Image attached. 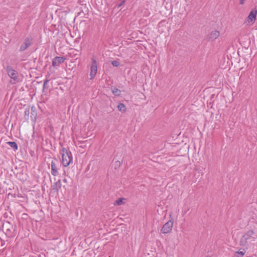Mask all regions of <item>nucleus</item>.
<instances>
[{"label":"nucleus","mask_w":257,"mask_h":257,"mask_svg":"<svg viewBox=\"0 0 257 257\" xmlns=\"http://www.w3.org/2000/svg\"><path fill=\"white\" fill-rule=\"evenodd\" d=\"M257 239V231L255 228H251L243 233L239 240V245L242 249L247 250Z\"/></svg>","instance_id":"f257e3e1"},{"label":"nucleus","mask_w":257,"mask_h":257,"mask_svg":"<svg viewBox=\"0 0 257 257\" xmlns=\"http://www.w3.org/2000/svg\"><path fill=\"white\" fill-rule=\"evenodd\" d=\"M62 163L64 167H67L69 165L72 160V155L70 151L63 148L61 150Z\"/></svg>","instance_id":"f03ea898"},{"label":"nucleus","mask_w":257,"mask_h":257,"mask_svg":"<svg viewBox=\"0 0 257 257\" xmlns=\"http://www.w3.org/2000/svg\"><path fill=\"white\" fill-rule=\"evenodd\" d=\"M16 225L14 226L9 221L5 222L2 225V229L7 236L11 237L15 235Z\"/></svg>","instance_id":"7ed1b4c3"},{"label":"nucleus","mask_w":257,"mask_h":257,"mask_svg":"<svg viewBox=\"0 0 257 257\" xmlns=\"http://www.w3.org/2000/svg\"><path fill=\"white\" fill-rule=\"evenodd\" d=\"M7 71L8 75L15 81L14 83L20 81V79L18 75V72L12 68L11 65H8Z\"/></svg>","instance_id":"20e7f679"},{"label":"nucleus","mask_w":257,"mask_h":257,"mask_svg":"<svg viewBox=\"0 0 257 257\" xmlns=\"http://www.w3.org/2000/svg\"><path fill=\"white\" fill-rule=\"evenodd\" d=\"M173 221L172 219L169 220L167 222L163 225L161 232L162 233L166 234L171 231L173 227Z\"/></svg>","instance_id":"39448f33"},{"label":"nucleus","mask_w":257,"mask_h":257,"mask_svg":"<svg viewBox=\"0 0 257 257\" xmlns=\"http://www.w3.org/2000/svg\"><path fill=\"white\" fill-rule=\"evenodd\" d=\"M32 43V38L31 37H27L25 39L23 43L21 45L19 51L23 52L25 51L29 47H30Z\"/></svg>","instance_id":"423d86ee"},{"label":"nucleus","mask_w":257,"mask_h":257,"mask_svg":"<svg viewBox=\"0 0 257 257\" xmlns=\"http://www.w3.org/2000/svg\"><path fill=\"white\" fill-rule=\"evenodd\" d=\"M58 162L56 159H54L51 163V174L54 176L58 175Z\"/></svg>","instance_id":"0eeeda50"},{"label":"nucleus","mask_w":257,"mask_h":257,"mask_svg":"<svg viewBox=\"0 0 257 257\" xmlns=\"http://www.w3.org/2000/svg\"><path fill=\"white\" fill-rule=\"evenodd\" d=\"M256 15H257V10H252L250 12L248 17L246 18V22H248V23H250L251 24L254 23L256 20Z\"/></svg>","instance_id":"6e6552de"},{"label":"nucleus","mask_w":257,"mask_h":257,"mask_svg":"<svg viewBox=\"0 0 257 257\" xmlns=\"http://www.w3.org/2000/svg\"><path fill=\"white\" fill-rule=\"evenodd\" d=\"M220 35V32L218 31H212L208 35V39L209 40L213 41L216 39Z\"/></svg>","instance_id":"1a4fd4ad"},{"label":"nucleus","mask_w":257,"mask_h":257,"mask_svg":"<svg viewBox=\"0 0 257 257\" xmlns=\"http://www.w3.org/2000/svg\"><path fill=\"white\" fill-rule=\"evenodd\" d=\"M97 72V65H91L90 73V79H93L95 76Z\"/></svg>","instance_id":"9d476101"},{"label":"nucleus","mask_w":257,"mask_h":257,"mask_svg":"<svg viewBox=\"0 0 257 257\" xmlns=\"http://www.w3.org/2000/svg\"><path fill=\"white\" fill-rule=\"evenodd\" d=\"M62 184L61 180H58L52 185V189L57 193H58L59 189L61 188Z\"/></svg>","instance_id":"9b49d317"},{"label":"nucleus","mask_w":257,"mask_h":257,"mask_svg":"<svg viewBox=\"0 0 257 257\" xmlns=\"http://www.w3.org/2000/svg\"><path fill=\"white\" fill-rule=\"evenodd\" d=\"M31 118L33 121H36L37 116V108L35 106H32L31 108Z\"/></svg>","instance_id":"f8f14e48"},{"label":"nucleus","mask_w":257,"mask_h":257,"mask_svg":"<svg viewBox=\"0 0 257 257\" xmlns=\"http://www.w3.org/2000/svg\"><path fill=\"white\" fill-rule=\"evenodd\" d=\"M66 58L64 57H55L52 60V64H60L64 63Z\"/></svg>","instance_id":"ddd939ff"},{"label":"nucleus","mask_w":257,"mask_h":257,"mask_svg":"<svg viewBox=\"0 0 257 257\" xmlns=\"http://www.w3.org/2000/svg\"><path fill=\"white\" fill-rule=\"evenodd\" d=\"M246 250H243L241 251L238 250L237 251H236L232 257H243V255L245 254Z\"/></svg>","instance_id":"4468645a"},{"label":"nucleus","mask_w":257,"mask_h":257,"mask_svg":"<svg viewBox=\"0 0 257 257\" xmlns=\"http://www.w3.org/2000/svg\"><path fill=\"white\" fill-rule=\"evenodd\" d=\"M7 144L9 145L15 151L17 150L18 149V145L15 142H8Z\"/></svg>","instance_id":"2eb2a0df"},{"label":"nucleus","mask_w":257,"mask_h":257,"mask_svg":"<svg viewBox=\"0 0 257 257\" xmlns=\"http://www.w3.org/2000/svg\"><path fill=\"white\" fill-rule=\"evenodd\" d=\"M117 108L119 111L121 112H125L126 111V108L125 105L122 103H119L117 105Z\"/></svg>","instance_id":"dca6fc26"},{"label":"nucleus","mask_w":257,"mask_h":257,"mask_svg":"<svg viewBox=\"0 0 257 257\" xmlns=\"http://www.w3.org/2000/svg\"><path fill=\"white\" fill-rule=\"evenodd\" d=\"M124 200V199L123 198H119V199H118L117 200H116L115 201L114 204L115 205H121L124 203V202L123 201Z\"/></svg>","instance_id":"f3484780"},{"label":"nucleus","mask_w":257,"mask_h":257,"mask_svg":"<svg viewBox=\"0 0 257 257\" xmlns=\"http://www.w3.org/2000/svg\"><path fill=\"white\" fill-rule=\"evenodd\" d=\"M112 92L115 96H119L121 94L120 90L116 87H114L112 89Z\"/></svg>","instance_id":"a211bd4d"},{"label":"nucleus","mask_w":257,"mask_h":257,"mask_svg":"<svg viewBox=\"0 0 257 257\" xmlns=\"http://www.w3.org/2000/svg\"><path fill=\"white\" fill-rule=\"evenodd\" d=\"M30 113V109L29 107L26 108L25 110V117L28 119Z\"/></svg>","instance_id":"6ab92c4d"},{"label":"nucleus","mask_w":257,"mask_h":257,"mask_svg":"<svg viewBox=\"0 0 257 257\" xmlns=\"http://www.w3.org/2000/svg\"><path fill=\"white\" fill-rule=\"evenodd\" d=\"M49 81V79H45L44 82L43 86V91L44 92L45 89H47L48 88V86L47 84Z\"/></svg>","instance_id":"aec40b11"},{"label":"nucleus","mask_w":257,"mask_h":257,"mask_svg":"<svg viewBox=\"0 0 257 257\" xmlns=\"http://www.w3.org/2000/svg\"><path fill=\"white\" fill-rule=\"evenodd\" d=\"M111 64H119V62L116 60L111 61Z\"/></svg>","instance_id":"412c9836"},{"label":"nucleus","mask_w":257,"mask_h":257,"mask_svg":"<svg viewBox=\"0 0 257 257\" xmlns=\"http://www.w3.org/2000/svg\"><path fill=\"white\" fill-rule=\"evenodd\" d=\"M115 168L116 167H119L120 166V162L118 161H117L115 163Z\"/></svg>","instance_id":"4be33fe9"},{"label":"nucleus","mask_w":257,"mask_h":257,"mask_svg":"<svg viewBox=\"0 0 257 257\" xmlns=\"http://www.w3.org/2000/svg\"><path fill=\"white\" fill-rule=\"evenodd\" d=\"M92 64H96V60L95 59V58L94 57H93L92 58Z\"/></svg>","instance_id":"5701e85b"},{"label":"nucleus","mask_w":257,"mask_h":257,"mask_svg":"<svg viewBox=\"0 0 257 257\" xmlns=\"http://www.w3.org/2000/svg\"><path fill=\"white\" fill-rule=\"evenodd\" d=\"M125 3V0H123L118 6V7H120L121 6L123 5Z\"/></svg>","instance_id":"b1692460"},{"label":"nucleus","mask_w":257,"mask_h":257,"mask_svg":"<svg viewBox=\"0 0 257 257\" xmlns=\"http://www.w3.org/2000/svg\"><path fill=\"white\" fill-rule=\"evenodd\" d=\"M239 4L240 5H243L244 4V2L245 0H239Z\"/></svg>","instance_id":"393cba45"},{"label":"nucleus","mask_w":257,"mask_h":257,"mask_svg":"<svg viewBox=\"0 0 257 257\" xmlns=\"http://www.w3.org/2000/svg\"><path fill=\"white\" fill-rule=\"evenodd\" d=\"M227 64H231V65H232L233 64V63L231 61H229V59L228 58H227Z\"/></svg>","instance_id":"a878e982"},{"label":"nucleus","mask_w":257,"mask_h":257,"mask_svg":"<svg viewBox=\"0 0 257 257\" xmlns=\"http://www.w3.org/2000/svg\"><path fill=\"white\" fill-rule=\"evenodd\" d=\"M63 181V182H65V183H67V180H66V179H65H65H64Z\"/></svg>","instance_id":"bb28decb"},{"label":"nucleus","mask_w":257,"mask_h":257,"mask_svg":"<svg viewBox=\"0 0 257 257\" xmlns=\"http://www.w3.org/2000/svg\"><path fill=\"white\" fill-rule=\"evenodd\" d=\"M113 66H116V67H117L118 65H113Z\"/></svg>","instance_id":"cd10ccee"}]
</instances>
